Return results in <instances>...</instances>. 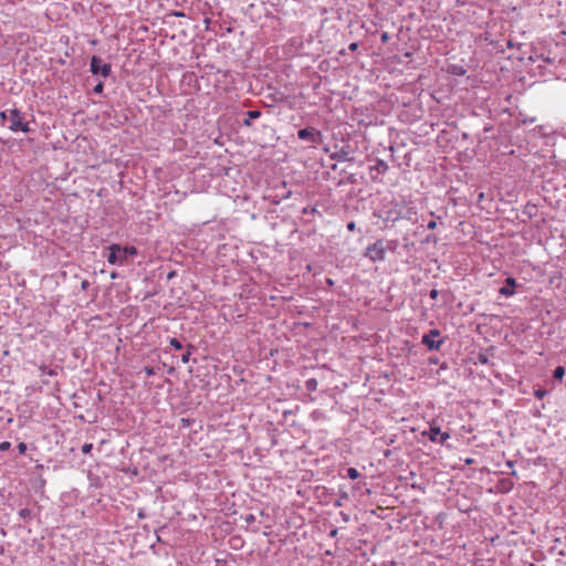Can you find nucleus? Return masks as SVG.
Here are the masks:
<instances>
[{
  "label": "nucleus",
  "mask_w": 566,
  "mask_h": 566,
  "mask_svg": "<svg viewBox=\"0 0 566 566\" xmlns=\"http://www.w3.org/2000/svg\"><path fill=\"white\" fill-rule=\"evenodd\" d=\"M109 253L107 255V262L109 264L124 265L127 258L137 255L138 251L133 245L120 247L119 244H111L108 247Z\"/></svg>",
  "instance_id": "f257e3e1"
},
{
  "label": "nucleus",
  "mask_w": 566,
  "mask_h": 566,
  "mask_svg": "<svg viewBox=\"0 0 566 566\" xmlns=\"http://www.w3.org/2000/svg\"><path fill=\"white\" fill-rule=\"evenodd\" d=\"M8 127L12 132H18V130H21L24 133L29 132V124L27 122H24L22 113L17 108L9 111Z\"/></svg>",
  "instance_id": "f03ea898"
},
{
  "label": "nucleus",
  "mask_w": 566,
  "mask_h": 566,
  "mask_svg": "<svg viewBox=\"0 0 566 566\" xmlns=\"http://www.w3.org/2000/svg\"><path fill=\"white\" fill-rule=\"evenodd\" d=\"M387 248V243H385L382 240H379L367 248L366 255L373 261L384 260L386 256Z\"/></svg>",
  "instance_id": "7ed1b4c3"
},
{
  "label": "nucleus",
  "mask_w": 566,
  "mask_h": 566,
  "mask_svg": "<svg viewBox=\"0 0 566 566\" xmlns=\"http://www.w3.org/2000/svg\"><path fill=\"white\" fill-rule=\"evenodd\" d=\"M439 336L440 332L438 329H430L429 333L422 336V343L429 350H439L443 344V339H436Z\"/></svg>",
  "instance_id": "20e7f679"
},
{
  "label": "nucleus",
  "mask_w": 566,
  "mask_h": 566,
  "mask_svg": "<svg viewBox=\"0 0 566 566\" xmlns=\"http://www.w3.org/2000/svg\"><path fill=\"white\" fill-rule=\"evenodd\" d=\"M423 436L428 437L430 441L441 444L450 438L449 432L441 431L438 426H430L427 431H423Z\"/></svg>",
  "instance_id": "39448f33"
},
{
  "label": "nucleus",
  "mask_w": 566,
  "mask_h": 566,
  "mask_svg": "<svg viewBox=\"0 0 566 566\" xmlns=\"http://www.w3.org/2000/svg\"><path fill=\"white\" fill-rule=\"evenodd\" d=\"M90 66L93 74H101L104 77L109 76L112 71L111 64L102 63V60L95 55L91 59Z\"/></svg>",
  "instance_id": "423d86ee"
},
{
  "label": "nucleus",
  "mask_w": 566,
  "mask_h": 566,
  "mask_svg": "<svg viewBox=\"0 0 566 566\" xmlns=\"http://www.w3.org/2000/svg\"><path fill=\"white\" fill-rule=\"evenodd\" d=\"M516 280L514 277L509 276L505 280V285H503L499 293L505 297H511L515 294Z\"/></svg>",
  "instance_id": "0eeeda50"
},
{
  "label": "nucleus",
  "mask_w": 566,
  "mask_h": 566,
  "mask_svg": "<svg viewBox=\"0 0 566 566\" xmlns=\"http://www.w3.org/2000/svg\"><path fill=\"white\" fill-rule=\"evenodd\" d=\"M321 133L314 128H303L297 132V136L302 140L315 143Z\"/></svg>",
  "instance_id": "6e6552de"
},
{
  "label": "nucleus",
  "mask_w": 566,
  "mask_h": 566,
  "mask_svg": "<svg viewBox=\"0 0 566 566\" xmlns=\"http://www.w3.org/2000/svg\"><path fill=\"white\" fill-rule=\"evenodd\" d=\"M448 72L455 76H463L467 73V70L459 64H451L448 66Z\"/></svg>",
  "instance_id": "1a4fd4ad"
},
{
  "label": "nucleus",
  "mask_w": 566,
  "mask_h": 566,
  "mask_svg": "<svg viewBox=\"0 0 566 566\" xmlns=\"http://www.w3.org/2000/svg\"><path fill=\"white\" fill-rule=\"evenodd\" d=\"M248 118L243 120V125L250 127L252 125L251 120L256 119L261 116L260 111H249L247 113Z\"/></svg>",
  "instance_id": "9d476101"
},
{
  "label": "nucleus",
  "mask_w": 566,
  "mask_h": 566,
  "mask_svg": "<svg viewBox=\"0 0 566 566\" xmlns=\"http://www.w3.org/2000/svg\"><path fill=\"white\" fill-rule=\"evenodd\" d=\"M376 170L377 174H385L387 170V164L384 161H378L376 166L371 167V171Z\"/></svg>",
  "instance_id": "9b49d317"
},
{
  "label": "nucleus",
  "mask_w": 566,
  "mask_h": 566,
  "mask_svg": "<svg viewBox=\"0 0 566 566\" xmlns=\"http://www.w3.org/2000/svg\"><path fill=\"white\" fill-rule=\"evenodd\" d=\"M564 375H565V368L563 366L556 367L554 370V374H553L554 378L558 379V380H562Z\"/></svg>",
  "instance_id": "f8f14e48"
},
{
  "label": "nucleus",
  "mask_w": 566,
  "mask_h": 566,
  "mask_svg": "<svg viewBox=\"0 0 566 566\" xmlns=\"http://www.w3.org/2000/svg\"><path fill=\"white\" fill-rule=\"evenodd\" d=\"M359 475H360V473H359V472H358V470H357V469H355V468H349V469L347 470V476H348L350 480H356V479H358V478H359Z\"/></svg>",
  "instance_id": "ddd939ff"
},
{
  "label": "nucleus",
  "mask_w": 566,
  "mask_h": 566,
  "mask_svg": "<svg viewBox=\"0 0 566 566\" xmlns=\"http://www.w3.org/2000/svg\"><path fill=\"white\" fill-rule=\"evenodd\" d=\"M169 344L176 350H180L182 348V344L177 338H170Z\"/></svg>",
  "instance_id": "4468645a"
},
{
  "label": "nucleus",
  "mask_w": 566,
  "mask_h": 566,
  "mask_svg": "<svg viewBox=\"0 0 566 566\" xmlns=\"http://www.w3.org/2000/svg\"><path fill=\"white\" fill-rule=\"evenodd\" d=\"M92 449H93V444L92 443H85L82 447V452L84 454H88L92 451Z\"/></svg>",
  "instance_id": "2eb2a0df"
},
{
  "label": "nucleus",
  "mask_w": 566,
  "mask_h": 566,
  "mask_svg": "<svg viewBox=\"0 0 566 566\" xmlns=\"http://www.w3.org/2000/svg\"><path fill=\"white\" fill-rule=\"evenodd\" d=\"M11 447V443L9 441H2L0 443V451H7L9 450Z\"/></svg>",
  "instance_id": "dca6fc26"
},
{
  "label": "nucleus",
  "mask_w": 566,
  "mask_h": 566,
  "mask_svg": "<svg viewBox=\"0 0 566 566\" xmlns=\"http://www.w3.org/2000/svg\"><path fill=\"white\" fill-rule=\"evenodd\" d=\"M27 449H28V447H27V444H25L24 442H20V443L18 444V450H19V452H20L21 454H24V453H25V451H27Z\"/></svg>",
  "instance_id": "f3484780"
},
{
  "label": "nucleus",
  "mask_w": 566,
  "mask_h": 566,
  "mask_svg": "<svg viewBox=\"0 0 566 566\" xmlns=\"http://www.w3.org/2000/svg\"><path fill=\"white\" fill-rule=\"evenodd\" d=\"M103 88H104V84L102 82H99L95 87H94V93L96 94H101L103 92Z\"/></svg>",
  "instance_id": "a211bd4d"
},
{
  "label": "nucleus",
  "mask_w": 566,
  "mask_h": 566,
  "mask_svg": "<svg viewBox=\"0 0 566 566\" xmlns=\"http://www.w3.org/2000/svg\"><path fill=\"white\" fill-rule=\"evenodd\" d=\"M306 387L308 389H315L316 388V380L315 379H310L306 381Z\"/></svg>",
  "instance_id": "6ab92c4d"
},
{
  "label": "nucleus",
  "mask_w": 566,
  "mask_h": 566,
  "mask_svg": "<svg viewBox=\"0 0 566 566\" xmlns=\"http://www.w3.org/2000/svg\"><path fill=\"white\" fill-rule=\"evenodd\" d=\"M545 395H546V391H545V390H543V389H537V390L535 391V397H536V398H538V399L544 398V396H545Z\"/></svg>",
  "instance_id": "aec40b11"
},
{
  "label": "nucleus",
  "mask_w": 566,
  "mask_h": 566,
  "mask_svg": "<svg viewBox=\"0 0 566 566\" xmlns=\"http://www.w3.org/2000/svg\"><path fill=\"white\" fill-rule=\"evenodd\" d=\"M189 358H190V352H187L185 353L182 356H181V361L184 364H187L189 361Z\"/></svg>",
  "instance_id": "412c9836"
},
{
  "label": "nucleus",
  "mask_w": 566,
  "mask_h": 566,
  "mask_svg": "<svg viewBox=\"0 0 566 566\" xmlns=\"http://www.w3.org/2000/svg\"><path fill=\"white\" fill-rule=\"evenodd\" d=\"M0 117L2 118L3 122L9 120V112H7V111L1 112Z\"/></svg>",
  "instance_id": "4be33fe9"
},
{
  "label": "nucleus",
  "mask_w": 566,
  "mask_h": 566,
  "mask_svg": "<svg viewBox=\"0 0 566 566\" xmlns=\"http://www.w3.org/2000/svg\"><path fill=\"white\" fill-rule=\"evenodd\" d=\"M436 227H437V222L434 220L429 221L427 224L428 229H434Z\"/></svg>",
  "instance_id": "5701e85b"
},
{
  "label": "nucleus",
  "mask_w": 566,
  "mask_h": 566,
  "mask_svg": "<svg viewBox=\"0 0 566 566\" xmlns=\"http://www.w3.org/2000/svg\"><path fill=\"white\" fill-rule=\"evenodd\" d=\"M355 228H356L355 222H353V221H352V222H348V223H347V229H348L349 231H354V230H355Z\"/></svg>",
  "instance_id": "b1692460"
},
{
  "label": "nucleus",
  "mask_w": 566,
  "mask_h": 566,
  "mask_svg": "<svg viewBox=\"0 0 566 566\" xmlns=\"http://www.w3.org/2000/svg\"><path fill=\"white\" fill-rule=\"evenodd\" d=\"M438 294H439V292L437 290H431L430 291V297L433 298V300L438 297Z\"/></svg>",
  "instance_id": "393cba45"
},
{
  "label": "nucleus",
  "mask_w": 566,
  "mask_h": 566,
  "mask_svg": "<svg viewBox=\"0 0 566 566\" xmlns=\"http://www.w3.org/2000/svg\"><path fill=\"white\" fill-rule=\"evenodd\" d=\"M537 59H542L544 62L552 63L553 60L551 57H544V55L538 56Z\"/></svg>",
  "instance_id": "a878e982"
},
{
  "label": "nucleus",
  "mask_w": 566,
  "mask_h": 566,
  "mask_svg": "<svg viewBox=\"0 0 566 566\" xmlns=\"http://www.w3.org/2000/svg\"><path fill=\"white\" fill-rule=\"evenodd\" d=\"M357 48H358V44H357L356 42H354V43H352V44L349 45V50H350V51H355Z\"/></svg>",
  "instance_id": "bb28decb"
},
{
  "label": "nucleus",
  "mask_w": 566,
  "mask_h": 566,
  "mask_svg": "<svg viewBox=\"0 0 566 566\" xmlns=\"http://www.w3.org/2000/svg\"><path fill=\"white\" fill-rule=\"evenodd\" d=\"M387 39H388V34H387L386 32H385V33H382V35H381V40H382V41H387Z\"/></svg>",
  "instance_id": "cd10ccee"
},
{
  "label": "nucleus",
  "mask_w": 566,
  "mask_h": 566,
  "mask_svg": "<svg viewBox=\"0 0 566 566\" xmlns=\"http://www.w3.org/2000/svg\"><path fill=\"white\" fill-rule=\"evenodd\" d=\"M465 463H467V464H472V463H473V459H467V460H465Z\"/></svg>",
  "instance_id": "c85d7f7f"
},
{
  "label": "nucleus",
  "mask_w": 566,
  "mask_h": 566,
  "mask_svg": "<svg viewBox=\"0 0 566 566\" xmlns=\"http://www.w3.org/2000/svg\"><path fill=\"white\" fill-rule=\"evenodd\" d=\"M146 371H147L148 375H153V369L151 368H147Z\"/></svg>",
  "instance_id": "c756f323"
},
{
  "label": "nucleus",
  "mask_w": 566,
  "mask_h": 566,
  "mask_svg": "<svg viewBox=\"0 0 566 566\" xmlns=\"http://www.w3.org/2000/svg\"><path fill=\"white\" fill-rule=\"evenodd\" d=\"M483 199V193H480L479 195V200H482Z\"/></svg>",
  "instance_id": "7c9ffc66"
}]
</instances>
